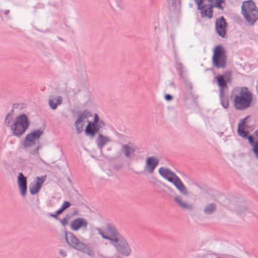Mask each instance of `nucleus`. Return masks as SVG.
Returning <instances> with one entry per match:
<instances>
[{
  "label": "nucleus",
  "instance_id": "obj_1",
  "mask_svg": "<svg viewBox=\"0 0 258 258\" xmlns=\"http://www.w3.org/2000/svg\"><path fill=\"white\" fill-rule=\"evenodd\" d=\"M90 118H93L92 115L87 111L82 113L78 117L75 122L76 130L78 133H81L83 130L84 124L87 122L88 125L85 128V133L87 135L93 137L96 132H97L100 127L104 125L103 122L99 121V119L97 114H95L92 122Z\"/></svg>",
  "mask_w": 258,
  "mask_h": 258
},
{
  "label": "nucleus",
  "instance_id": "obj_2",
  "mask_svg": "<svg viewBox=\"0 0 258 258\" xmlns=\"http://www.w3.org/2000/svg\"><path fill=\"white\" fill-rule=\"evenodd\" d=\"M233 105L237 110H244L250 106L252 95L248 89L245 87L237 88L235 90Z\"/></svg>",
  "mask_w": 258,
  "mask_h": 258
},
{
  "label": "nucleus",
  "instance_id": "obj_3",
  "mask_svg": "<svg viewBox=\"0 0 258 258\" xmlns=\"http://www.w3.org/2000/svg\"><path fill=\"white\" fill-rule=\"evenodd\" d=\"M159 173L163 178L172 183L181 194L185 196H189L187 188L174 172L167 168L160 167Z\"/></svg>",
  "mask_w": 258,
  "mask_h": 258
},
{
  "label": "nucleus",
  "instance_id": "obj_4",
  "mask_svg": "<svg viewBox=\"0 0 258 258\" xmlns=\"http://www.w3.org/2000/svg\"><path fill=\"white\" fill-rule=\"evenodd\" d=\"M241 13L245 20L252 25L258 19V9L252 0L245 1L241 6Z\"/></svg>",
  "mask_w": 258,
  "mask_h": 258
},
{
  "label": "nucleus",
  "instance_id": "obj_5",
  "mask_svg": "<svg viewBox=\"0 0 258 258\" xmlns=\"http://www.w3.org/2000/svg\"><path fill=\"white\" fill-rule=\"evenodd\" d=\"M30 121L26 115L22 114L17 116L11 125V130L13 135L16 137H20L23 135L28 130Z\"/></svg>",
  "mask_w": 258,
  "mask_h": 258
},
{
  "label": "nucleus",
  "instance_id": "obj_6",
  "mask_svg": "<svg viewBox=\"0 0 258 258\" xmlns=\"http://www.w3.org/2000/svg\"><path fill=\"white\" fill-rule=\"evenodd\" d=\"M65 239L67 243L73 248L81 251L88 255H94L93 249L85 243L80 241L75 235L70 232H65Z\"/></svg>",
  "mask_w": 258,
  "mask_h": 258
},
{
  "label": "nucleus",
  "instance_id": "obj_7",
  "mask_svg": "<svg viewBox=\"0 0 258 258\" xmlns=\"http://www.w3.org/2000/svg\"><path fill=\"white\" fill-rule=\"evenodd\" d=\"M212 60L214 64L217 68L225 67L226 60V52L222 46L218 45L215 47Z\"/></svg>",
  "mask_w": 258,
  "mask_h": 258
},
{
  "label": "nucleus",
  "instance_id": "obj_8",
  "mask_svg": "<svg viewBox=\"0 0 258 258\" xmlns=\"http://www.w3.org/2000/svg\"><path fill=\"white\" fill-rule=\"evenodd\" d=\"M98 231L103 238L109 239L112 242L120 236L116 228L113 225L108 224H106L102 229H98Z\"/></svg>",
  "mask_w": 258,
  "mask_h": 258
},
{
  "label": "nucleus",
  "instance_id": "obj_9",
  "mask_svg": "<svg viewBox=\"0 0 258 258\" xmlns=\"http://www.w3.org/2000/svg\"><path fill=\"white\" fill-rule=\"evenodd\" d=\"M116 250L121 254L128 256L131 252V248L121 236L113 242Z\"/></svg>",
  "mask_w": 258,
  "mask_h": 258
},
{
  "label": "nucleus",
  "instance_id": "obj_10",
  "mask_svg": "<svg viewBox=\"0 0 258 258\" xmlns=\"http://www.w3.org/2000/svg\"><path fill=\"white\" fill-rule=\"evenodd\" d=\"M42 134V132L39 130L32 132L28 134L25 138L23 146L25 148L34 145Z\"/></svg>",
  "mask_w": 258,
  "mask_h": 258
},
{
  "label": "nucleus",
  "instance_id": "obj_11",
  "mask_svg": "<svg viewBox=\"0 0 258 258\" xmlns=\"http://www.w3.org/2000/svg\"><path fill=\"white\" fill-rule=\"evenodd\" d=\"M173 200L179 207L183 209L189 210L192 208V205L188 202L184 198L180 195H175Z\"/></svg>",
  "mask_w": 258,
  "mask_h": 258
},
{
  "label": "nucleus",
  "instance_id": "obj_12",
  "mask_svg": "<svg viewBox=\"0 0 258 258\" xmlns=\"http://www.w3.org/2000/svg\"><path fill=\"white\" fill-rule=\"evenodd\" d=\"M45 180V177L44 176L41 177H37L36 180H34L29 185V190L30 193L32 195H34L37 193Z\"/></svg>",
  "mask_w": 258,
  "mask_h": 258
},
{
  "label": "nucleus",
  "instance_id": "obj_13",
  "mask_svg": "<svg viewBox=\"0 0 258 258\" xmlns=\"http://www.w3.org/2000/svg\"><path fill=\"white\" fill-rule=\"evenodd\" d=\"M227 24L223 17L217 19L216 21V29L220 36L224 37L226 35Z\"/></svg>",
  "mask_w": 258,
  "mask_h": 258
},
{
  "label": "nucleus",
  "instance_id": "obj_14",
  "mask_svg": "<svg viewBox=\"0 0 258 258\" xmlns=\"http://www.w3.org/2000/svg\"><path fill=\"white\" fill-rule=\"evenodd\" d=\"M88 225L87 221L83 218H78L72 221L71 228L74 231H78L82 228H86Z\"/></svg>",
  "mask_w": 258,
  "mask_h": 258
},
{
  "label": "nucleus",
  "instance_id": "obj_15",
  "mask_svg": "<svg viewBox=\"0 0 258 258\" xmlns=\"http://www.w3.org/2000/svg\"><path fill=\"white\" fill-rule=\"evenodd\" d=\"M246 119L247 117H245L239 121L238 125L237 133L239 136L248 139L249 133L248 126L245 124Z\"/></svg>",
  "mask_w": 258,
  "mask_h": 258
},
{
  "label": "nucleus",
  "instance_id": "obj_16",
  "mask_svg": "<svg viewBox=\"0 0 258 258\" xmlns=\"http://www.w3.org/2000/svg\"><path fill=\"white\" fill-rule=\"evenodd\" d=\"M18 183L21 194L22 196H25L26 194L27 189V178L21 172L19 174L18 177Z\"/></svg>",
  "mask_w": 258,
  "mask_h": 258
},
{
  "label": "nucleus",
  "instance_id": "obj_17",
  "mask_svg": "<svg viewBox=\"0 0 258 258\" xmlns=\"http://www.w3.org/2000/svg\"><path fill=\"white\" fill-rule=\"evenodd\" d=\"M158 163L159 160L157 158L150 157L146 161V168L150 173H152Z\"/></svg>",
  "mask_w": 258,
  "mask_h": 258
},
{
  "label": "nucleus",
  "instance_id": "obj_18",
  "mask_svg": "<svg viewBox=\"0 0 258 258\" xmlns=\"http://www.w3.org/2000/svg\"><path fill=\"white\" fill-rule=\"evenodd\" d=\"M136 150V146L132 144L124 145L122 146V150L124 153V155L128 157L132 156Z\"/></svg>",
  "mask_w": 258,
  "mask_h": 258
},
{
  "label": "nucleus",
  "instance_id": "obj_19",
  "mask_svg": "<svg viewBox=\"0 0 258 258\" xmlns=\"http://www.w3.org/2000/svg\"><path fill=\"white\" fill-rule=\"evenodd\" d=\"M199 9L201 10V14L202 17H207L209 18H212L213 15L212 6H205L201 7V5Z\"/></svg>",
  "mask_w": 258,
  "mask_h": 258
},
{
  "label": "nucleus",
  "instance_id": "obj_20",
  "mask_svg": "<svg viewBox=\"0 0 258 258\" xmlns=\"http://www.w3.org/2000/svg\"><path fill=\"white\" fill-rule=\"evenodd\" d=\"M62 99L61 96L53 97L49 100L48 103L51 108L55 109L61 104Z\"/></svg>",
  "mask_w": 258,
  "mask_h": 258
},
{
  "label": "nucleus",
  "instance_id": "obj_21",
  "mask_svg": "<svg viewBox=\"0 0 258 258\" xmlns=\"http://www.w3.org/2000/svg\"><path fill=\"white\" fill-rule=\"evenodd\" d=\"M110 141V139L102 135H99L97 138V143L98 146L102 148L105 145Z\"/></svg>",
  "mask_w": 258,
  "mask_h": 258
},
{
  "label": "nucleus",
  "instance_id": "obj_22",
  "mask_svg": "<svg viewBox=\"0 0 258 258\" xmlns=\"http://www.w3.org/2000/svg\"><path fill=\"white\" fill-rule=\"evenodd\" d=\"M248 140L252 147V151L256 157L258 158V141L253 142V138L250 136L248 137Z\"/></svg>",
  "mask_w": 258,
  "mask_h": 258
},
{
  "label": "nucleus",
  "instance_id": "obj_23",
  "mask_svg": "<svg viewBox=\"0 0 258 258\" xmlns=\"http://www.w3.org/2000/svg\"><path fill=\"white\" fill-rule=\"evenodd\" d=\"M212 5V7H216L220 10H223L225 5V0H208Z\"/></svg>",
  "mask_w": 258,
  "mask_h": 258
},
{
  "label": "nucleus",
  "instance_id": "obj_24",
  "mask_svg": "<svg viewBox=\"0 0 258 258\" xmlns=\"http://www.w3.org/2000/svg\"><path fill=\"white\" fill-rule=\"evenodd\" d=\"M216 80L218 85L220 88V91L222 92V90L227 87L226 82L224 78V77L222 75L218 76L216 77Z\"/></svg>",
  "mask_w": 258,
  "mask_h": 258
},
{
  "label": "nucleus",
  "instance_id": "obj_25",
  "mask_svg": "<svg viewBox=\"0 0 258 258\" xmlns=\"http://www.w3.org/2000/svg\"><path fill=\"white\" fill-rule=\"evenodd\" d=\"M216 209V206L214 204L207 205L204 209V212L206 214H210L213 213Z\"/></svg>",
  "mask_w": 258,
  "mask_h": 258
},
{
  "label": "nucleus",
  "instance_id": "obj_26",
  "mask_svg": "<svg viewBox=\"0 0 258 258\" xmlns=\"http://www.w3.org/2000/svg\"><path fill=\"white\" fill-rule=\"evenodd\" d=\"M71 206L70 203L68 201L63 202L61 208L56 211L57 215L60 214L63 211L68 208Z\"/></svg>",
  "mask_w": 258,
  "mask_h": 258
},
{
  "label": "nucleus",
  "instance_id": "obj_27",
  "mask_svg": "<svg viewBox=\"0 0 258 258\" xmlns=\"http://www.w3.org/2000/svg\"><path fill=\"white\" fill-rule=\"evenodd\" d=\"M60 255L62 257H65L67 255V251L64 249H60L59 250Z\"/></svg>",
  "mask_w": 258,
  "mask_h": 258
},
{
  "label": "nucleus",
  "instance_id": "obj_28",
  "mask_svg": "<svg viewBox=\"0 0 258 258\" xmlns=\"http://www.w3.org/2000/svg\"><path fill=\"white\" fill-rule=\"evenodd\" d=\"M222 105L225 108H227L229 106V102L227 99H224L222 101Z\"/></svg>",
  "mask_w": 258,
  "mask_h": 258
},
{
  "label": "nucleus",
  "instance_id": "obj_29",
  "mask_svg": "<svg viewBox=\"0 0 258 258\" xmlns=\"http://www.w3.org/2000/svg\"><path fill=\"white\" fill-rule=\"evenodd\" d=\"M12 119L11 115L10 114H8L5 118V122L6 123H7L8 124H9L10 122V121Z\"/></svg>",
  "mask_w": 258,
  "mask_h": 258
},
{
  "label": "nucleus",
  "instance_id": "obj_30",
  "mask_svg": "<svg viewBox=\"0 0 258 258\" xmlns=\"http://www.w3.org/2000/svg\"><path fill=\"white\" fill-rule=\"evenodd\" d=\"M196 3L198 8H200V6L202 5L203 3V0H194Z\"/></svg>",
  "mask_w": 258,
  "mask_h": 258
},
{
  "label": "nucleus",
  "instance_id": "obj_31",
  "mask_svg": "<svg viewBox=\"0 0 258 258\" xmlns=\"http://www.w3.org/2000/svg\"><path fill=\"white\" fill-rule=\"evenodd\" d=\"M68 220L67 218H64L62 220H61V223L63 225H66L68 224Z\"/></svg>",
  "mask_w": 258,
  "mask_h": 258
},
{
  "label": "nucleus",
  "instance_id": "obj_32",
  "mask_svg": "<svg viewBox=\"0 0 258 258\" xmlns=\"http://www.w3.org/2000/svg\"><path fill=\"white\" fill-rule=\"evenodd\" d=\"M166 100H170L172 99V96L169 94H166L165 96Z\"/></svg>",
  "mask_w": 258,
  "mask_h": 258
},
{
  "label": "nucleus",
  "instance_id": "obj_33",
  "mask_svg": "<svg viewBox=\"0 0 258 258\" xmlns=\"http://www.w3.org/2000/svg\"><path fill=\"white\" fill-rule=\"evenodd\" d=\"M35 153L37 155H39V153H38V148H37L36 150V151H35Z\"/></svg>",
  "mask_w": 258,
  "mask_h": 258
},
{
  "label": "nucleus",
  "instance_id": "obj_34",
  "mask_svg": "<svg viewBox=\"0 0 258 258\" xmlns=\"http://www.w3.org/2000/svg\"><path fill=\"white\" fill-rule=\"evenodd\" d=\"M254 134L255 135V136L256 137V138H258V130H256L255 133H254Z\"/></svg>",
  "mask_w": 258,
  "mask_h": 258
}]
</instances>
